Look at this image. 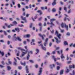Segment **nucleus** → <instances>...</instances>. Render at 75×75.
<instances>
[{
    "label": "nucleus",
    "instance_id": "5701e85b",
    "mask_svg": "<svg viewBox=\"0 0 75 75\" xmlns=\"http://www.w3.org/2000/svg\"><path fill=\"white\" fill-rule=\"evenodd\" d=\"M21 65H24V66H25V65H26V64L25 62H24V63H23L22 62H21Z\"/></svg>",
    "mask_w": 75,
    "mask_h": 75
},
{
    "label": "nucleus",
    "instance_id": "de8ad7c7",
    "mask_svg": "<svg viewBox=\"0 0 75 75\" xmlns=\"http://www.w3.org/2000/svg\"><path fill=\"white\" fill-rule=\"evenodd\" d=\"M7 32H8V33H11V30H8L6 31Z\"/></svg>",
    "mask_w": 75,
    "mask_h": 75
},
{
    "label": "nucleus",
    "instance_id": "aec40b11",
    "mask_svg": "<svg viewBox=\"0 0 75 75\" xmlns=\"http://www.w3.org/2000/svg\"><path fill=\"white\" fill-rule=\"evenodd\" d=\"M0 54H1L2 56H4V52H1V51H0Z\"/></svg>",
    "mask_w": 75,
    "mask_h": 75
},
{
    "label": "nucleus",
    "instance_id": "58836bf2",
    "mask_svg": "<svg viewBox=\"0 0 75 75\" xmlns=\"http://www.w3.org/2000/svg\"><path fill=\"white\" fill-rule=\"evenodd\" d=\"M38 25L39 26H40V27H42V24H41V23H39Z\"/></svg>",
    "mask_w": 75,
    "mask_h": 75
},
{
    "label": "nucleus",
    "instance_id": "423d86ee",
    "mask_svg": "<svg viewBox=\"0 0 75 75\" xmlns=\"http://www.w3.org/2000/svg\"><path fill=\"white\" fill-rule=\"evenodd\" d=\"M42 68H40V70L39 71V73L38 74V75H40L41 74V73H42Z\"/></svg>",
    "mask_w": 75,
    "mask_h": 75
},
{
    "label": "nucleus",
    "instance_id": "774afa93",
    "mask_svg": "<svg viewBox=\"0 0 75 75\" xmlns=\"http://www.w3.org/2000/svg\"><path fill=\"white\" fill-rule=\"evenodd\" d=\"M52 53L53 54H55V51L52 52Z\"/></svg>",
    "mask_w": 75,
    "mask_h": 75
},
{
    "label": "nucleus",
    "instance_id": "b1692460",
    "mask_svg": "<svg viewBox=\"0 0 75 75\" xmlns=\"http://www.w3.org/2000/svg\"><path fill=\"white\" fill-rule=\"evenodd\" d=\"M7 69L8 71H9V70L11 69V67L10 66H8L7 67Z\"/></svg>",
    "mask_w": 75,
    "mask_h": 75
},
{
    "label": "nucleus",
    "instance_id": "c756f323",
    "mask_svg": "<svg viewBox=\"0 0 75 75\" xmlns=\"http://www.w3.org/2000/svg\"><path fill=\"white\" fill-rule=\"evenodd\" d=\"M64 10L66 12H67V8L66 7H64Z\"/></svg>",
    "mask_w": 75,
    "mask_h": 75
},
{
    "label": "nucleus",
    "instance_id": "0eeeda50",
    "mask_svg": "<svg viewBox=\"0 0 75 75\" xmlns=\"http://www.w3.org/2000/svg\"><path fill=\"white\" fill-rule=\"evenodd\" d=\"M54 38H55V40H56V42H57V44H58V43L61 42V40H59L58 39V38H57L55 37Z\"/></svg>",
    "mask_w": 75,
    "mask_h": 75
},
{
    "label": "nucleus",
    "instance_id": "ea45409f",
    "mask_svg": "<svg viewBox=\"0 0 75 75\" xmlns=\"http://www.w3.org/2000/svg\"><path fill=\"white\" fill-rule=\"evenodd\" d=\"M58 34V31H57V30H56V32H55V35H57Z\"/></svg>",
    "mask_w": 75,
    "mask_h": 75
},
{
    "label": "nucleus",
    "instance_id": "6e6d98bb",
    "mask_svg": "<svg viewBox=\"0 0 75 75\" xmlns=\"http://www.w3.org/2000/svg\"><path fill=\"white\" fill-rule=\"evenodd\" d=\"M31 45H35V43H34V42H31Z\"/></svg>",
    "mask_w": 75,
    "mask_h": 75
},
{
    "label": "nucleus",
    "instance_id": "f8f14e48",
    "mask_svg": "<svg viewBox=\"0 0 75 75\" xmlns=\"http://www.w3.org/2000/svg\"><path fill=\"white\" fill-rule=\"evenodd\" d=\"M42 49L43 50H44L45 51H46V48H45V47H44L43 46V45H42V44H40Z\"/></svg>",
    "mask_w": 75,
    "mask_h": 75
},
{
    "label": "nucleus",
    "instance_id": "a19ab883",
    "mask_svg": "<svg viewBox=\"0 0 75 75\" xmlns=\"http://www.w3.org/2000/svg\"><path fill=\"white\" fill-rule=\"evenodd\" d=\"M69 72V70L68 69H67V70L66 71V73H68V72Z\"/></svg>",
    "mask_w": 75,
    "mask_h": 75
},
{
    "label": "nucleus",
    "instance_id": "9b49d317",
    "mask_svg": "<svg viewBox=\"0 0 75 75\" xmlns=\"http://www.w3.org/2000/svg\"><path fill=\"white\" fill-rule=\"evenodd\" d=\"M61 57L62 59V61H64V59H65V57L64 56V55L62 54L61 56Z\"/></svg>",
    "mask_w": 75,
    "mask_h": 75
},
{
    "label": "nucleus",
    "instance_id": "f257e3e1",
    "mask_svg": "<svg viewBox=\"0 0 75 75\" xmlns=\"http://www.w3.org/2000/svg\"><path fill=\"white\" fill-rule=\"evenodd\" d=\"M21 50L23 53L22 54V55L20 56V57H21V58H23V57L28 52V49L25 50V49H22Z\"/></svg>",
    "mask_w": 75,
    "mask_h": 75
},
{
    "label": "nucleus",
    "instance_id": "9d476101",
    "mask_svg": "<svg viewBox=\"0 0 75 75\" xmlns=\"http://www.w3.org/2000/svg\"><path fill=\"white\" fill-rule=\"evenodd\" d=\"M30 37V35L29 34L23 35V37L24 38H28Z\"/></svg>",
    "mask_w": 75,
    "mask_h": 75
},
{
    "label": "nucleus",
    "instance_id": "bf43d9fd",
    "mask_svg": "<svg viewBox=\"0 0 75 75\" xmlns=\"http://www.w3.org/2000/svg\"><path fill=\"white\" fill-rule=\"evenodd\" d=\"M7 12L8 13H10L12 12V11H9L8 10H7Z\"/></svg>",
    "mask_w": 75,
    "mask_h": 75
},
{
    "label": "nucleus",
    "instance_id": "393cba45",
    "mask_svg": "<svg viewBox=\"0 0 75 75\" xmlns=\"http://www.w3.org/2000/svg\"><path fill=\"white\" fill-rule=\"evenodd\" d=\"M72 74H71V73H70V75H75V71H74V70H73L72 71Z\"/></svg>",
    "mask_w": 75,
    "mask_h": 75
},
{
    "label": "nucleus",
    "instance_id": "f03ea898",
    "mask_svg": "<svg viewBox=\"0 0 75 75\" xmlns=\"http://www.w3.org/2000/svg\"><path fill=\"white\" fill-rule=\"evenodd\" d=\"M61 25L62 28H64V27H65L66 28L67 30V31L68 30V26L66 25V24H64L63 23H62L61 24Z\"/></svg>",
    "mask_w": 75,
    "mask_h": 75
},
{
    "label": "nucleus",
    "instance_id": "338daca9",
    "mask_svg": "<svg viewBox=\"0 0 75 75\" xmlns=\"http://www.w3.org/2000/svg\"><path fill=\"white\" fill-rule=\"evenodd\" d=\"M32 26H33V23H31L30 25V28H32Z\"/></svg>",
    "mask_w": 75,
    "mask_h": 75
},
{
    "label": "nucleus",
    "instance_id": "4d7b16f0",
    "mask_svg": "<svg viewBox=\"0 0 75 75\" xmlns=\"http://www.w3.org/2000/svg\"><path fill=\"white\" fill-rule=\"evenodd\" d=\"M60 68V67L59 66H57V70H59V69Z\"/></svg>",
    "mask_w": 75,
    "mask_h": 75
},
{
    "label": "nucleus",
    "instance_id": "39448f33",
    "mask_svg": "<svg viewBox=\"0 0 75 75\" xmlns=\"http://www.w3.org/2000/svg\"><path fill=\"white\" fill-rule=\"evenodd\" d=\"M5 25L7 27V28H11V26H14V25L12 24H11V25H7V24L5 23Z\"/></svg>",
    "mask_w": 75,
    "mask_h": 75
},
{
    "label": "nucleus",
    "instance_id": "864d4df0",
    "mask_svg": "<svg viewBox=\"0 0 75 75\" xmlns=\"http://www.w3.org/2000/svg\"><path fill=\"white\" fill-rule=\"evenodd\" d=\"M23 44H25V45H26V44H27V42H26V41H24Z\"/></svg>",
    "mask_w": 75,
    "mask_h": 75
},
{
    "label": "nucleus",
    "instance_id": "13d9d810",
    "mask_svg": "<svg viewBox=\"0 0 75 75\" xmlns=\"http://www.w3.org/2000/svg\"><path fill=\"white\" fill-rule=\"evenodd\" d=\"M1 63L2 64V65H4L5 64L4 62V61H2L1 62Z\"/></svg>",
    "mask_w": 75,
    "mask_h": 75
},
{
    "label": "nucleus",
    "instance_id": "c03bdc74",
    "mask_svg": "<svg viewBox=\"0 0 75 75\" xmlns=\"http://www.w3.org/2000/svg\"><path fill=\"white\" fill-rule=\"evenodd\" d=\"M0 67H1V68H4V67H5V66H3L1 65H0Z\"/></svg>",
    "mask_w": 75,
    "mask_h": 75
},
{
    "label": "nucleus",
    "instance_id": "a18cd8bd",
    "mask_svg": "<svg viewBox=\"0 0 75 75\" xmlns=\"http://www.w3.org/2000/svg\"><path fill=\"white\" fill-rule=\"evenodd\" d=\"M60 30L61 32V33H64V30L61 29L60 28Z\"/></svg>",
    "mask_w": 75,
    "mask_h": 75
},
{
    "label": "nucleus",
    "instance_id": "603ef678",
    "mask_svg": "<svg viewBox=\"0 0 75 75\" xmlns=\"http://www.w3.org/2000/svg\"><path fill=\"white\" fill-rule=\"evenodd\" d=\"M60 48V47H58L56 48V50H59Z\"/></svg>",
    "mask_w": 75,
    "mask_h": 75
},
{
    "label": "nucleus",
    "instance_id": "49530a36",
    "mask_svg": "<svg viewBox=\"0 0 75 75\" xmlns=\"http://www.w3.org/2000/svg\"><path fill=\"white\" fill-rule=\"evenodd\" d=\"M57 65H61V64L58 62H57Z\"/></svg>",
    "mask_w": 75,
    "mask_h": 75
},
{
    "label": "nucleus",
    "instance_id": "473e14b6",
    "mask_svg": "<svg viewBox=\"0 0 75 75\" xmlns=\"http://www.w3.org/2000/svg\"><path fill=\"white\" fill-rule=\"evenodd\" d=\"M50 24L51 25V27H52V25H54V23H52V22H51Z\"/></svg>",
    "mask_w": 75,
    "mask_h": 75
},
{
    "label": "nucleus",
    "instance_id": "1a4fd4ad",
    "mask_svg": "<svg viewBox=\"0 0 75 75\" xmlns=\"http://www.w3.org/2000/svg\"><path fill=\"white\" fill-rule=\"evenodd\" d=\"M39 36L41 37H42V40H44V37H45V35H41V34H39Z\"/></svg>",
    "mask_w": 75,
    "mask_h": 75
},
{
    "label": "nucleus",
    "instance_id": "c9c22d12",
    "mask_svg": "<svg viewBox=\"0 0 75 75\" xmlns=\"http://www.w3.org/2000/svg\"><path fill=\"white\" fill-rule=\"evenodd\" d=\"M18 26L20 27H24V25H19Z\"/></svg>",
    "mask_w": 75,
    "mask_h": 75
},
{
    "label": "nucleus",
    "instance_id": "2f4dec72",
    "mask_svg": "<svg viewBox=\"0 0 75 75\" xmlns=\"http://www.w3.org/2000/svg\"><path fill=\"white\" fill-rule=\"evenodd\" d=\"M29 61L30 62H31V63H32L33 64V63H34V62L32 60H30Z\"/></svg>",
    "mask_w": 75,
    "mask_h": 75
},
{
    "label": "nucleus",
    "instance_id": "0e129e2a",
    "mask_svg": "<svg viewBox=\"0 0 75 75\" xmlns=\"http://www.w3.org/2000/svg\"><path fill=\"white\" fill-rule=\"evenodd\" d=\"M44 26H47V24H46V23L45 22L44 23V25H43Z\"/></svg>",
    "mask_w": 75,
    "mask_h": 75
},
{
    "label": "nucleus",
    "instance_id": "c85d7f7f",
    "mask_svg": "<svg viewBox=\"0 0 75 75\" xmlns=\"http://www.w3.org/2000/svg\"><path fill=\"white\" fill-rule=\"evenodd\" d=\"M64 44L65 45H68V42L67 41H64Z\"/></svg>",
    "mask_w": 75,
    "mask_h": 75
},
{
    "label": "nucleus",
    "instance_id": "ddd939ff",
    "mask_svg": "<svg viewBox=\"0 0 75 75\" xmlns=\"http://www.w3.org/2000/svg\"><path fill=\"white\" fill-rule=\"evenodd\" d=\"M14 60L15 62H14V64L15 65H17V61L16 59L15 58H14Z\"/></svg>",
    "mask_w": 75,
    "mask_h": 75
},
{
    "label": "nucleus",
    "instance_id": "7ed1b4c3",
    "mask_svg": "<svg viewBox=\"0 0 75 75\" xmlns=\"http://www.w3.org/2000/svg\"><path fill=\"white\" fill-rule=\"evenodd\" d=\"M13 41H17V40H18V41H21V39H20L19 37H16L15 36H13Z\"/></svg>",
    "mask_w": 75,
    "mask_h": 75
},
{
    "label": "nucleus",
    "instance_id": "3c124183",
    "mask_svg": "<svg viewBox=\"0 0 75 75\" xmlns=\"http://www.w3.org/2000/svg\"><path fill=\"white\" fill-rule=\"evenodd\" d=\"M36 51L37 52V53H38V52H39V50L38 49H36Z\"/></svg>",
    "mask_w": 75,
    "mask_h": 75
},
{
    "label": "nucleus",
    "instance_id": "20e7f679",
    "mask_svg": "<svg viewBox=\"0 0 75 75\" xmlns=\"http://www.w3.org/2000/svg\"><path fill=\"white\" fill-rule=\"evenodd\" d=\"M30 53L31 54H33V51H30V52H28V56L27 57V58L28 60V59H29V58L30 57Z\"/></svg>",
    "mask_w": 75,
    "mask_h": 75
},
{
    "label": "nucleus",
    "instance_id": "37998d69",
    "mask_svg": "<svg viewBox=\"0 0 75 75\" xmlns=\"http://www.w3.org/2000/svg\"><path fill=\"white\" fill-rule=\"evenodd\" d=\"M48 38H47L45 40V42H48Z\"/></svg>",
    "mask_w": 75,
    "mask_h": 75
},
{
    "label": "nucleus",
    "instance_id": "8fccbe9b",
    "mask_svg": "<svg viewBox=\"0 0 75 75\" xmlns=\"http://www.w3.org/2000/svg\"><path fill=\"white\" fill-rule=\"evenodd\" d=\"M0 42H4V41L3 40H1Z\"/></svg>",
    "mask_w": 75,
    "mask_h": 75
},
{
    "label": "nucleus",
    "instance_id": "69168bd1",
    "mask_svg": "<svg viewBox=\"0 0 75 75\" xmlns=\"http://www.w3.org/2000/svg\"><path fill=\"white\" fill-rule=\"evenodd\" d=\"M57 53L58 54H61V53L60 52H59V51H58L57 52Z\"/></svg>",
    "mask_w": 75,
    "mask_h": 75
},
{
    "label": "nucleus",
    "instance_id": "e433bc0d",
    "mask_svg": "<svg viewBox=\"0 0 75 75\" xmlns=\"http://www.w3.org/2000/svg\"><path fill=\"white\" fill-rule=\"evenodd\" d=\"M4 35H7V33L6 31H4Z\"/></svg>",
    "mask_w": 75,
    "mask_h": 75
},
{
    "label": "nucleus",
    "instance_id": "4468645a",
    "mask_svg": "<svg viewBox=\"0 0 75 75\" xmlns=\"http://www.w3.org/2000/svg\"><path fill=\"white\" fill-rule=\"evenodd\" d=\"M28 66H26L25 67V69L27 73H28V72H29V71H28Z\"/></svg>",
    "mask_w": 75,
    "mask_h": 75
},
{
    "label": "nucleus",
    "instance_id": "680f3d73",
    "mask_svg": "<svg viewBox=\"0 0 75 75\" xmlns=\"http://www.w3.org/2000/svg\"><path fill=\"white\" fill-rule=\"evenodd\" d=\"M18 68L19 69H22V68L21 67V66L18 67Z\"/></svg>",
    "mask_w": 75,
    "mask_h": 75
},
{
    "label": "nucleus",
    "instance_id": "09e8293b",
    "mask_svg": "<svg viewBox=\"0 0 75 75\" xmlns=\"http://www.w3.org/2000/svg\"><path fill=\"white\" fill-rule=\"evenodd\" d=\"M18 8H20V7H21V5H20V4H18Z\"/></svg>",
    "mask_w": 75,
    "mask_h": 75
},
{
    "label": "nucleus",
    "instance_id": "dca6fc26",
    "mask_svg": "<svg viewBox=\"0 0 75 75\" xmlns=\"http://www.w3.org/2000/svg\"><path fill=\"white\" fill-rule=\"evenodd\" d=\"M15 30L16 31H17L18 33H19V32H20V29H19L18 28H15Z\"/></svg>",
    "mask_w": 75,
    "mask_h": 75
},
{
    "label": "nucleus",
    "instance_id": "5fc2aeb1",
    "mask_svg": "<svg viewBox=\"0 0 75 75\" xmlns=\"http://www.w3.org/2000/svg\"><path fill=\"white\" fill-rule=\"evenodd\" d=\"M24 48H25V49H26V50H28V49H27V46H25L24 47Z\"/></svg>",
    "mask_w": 75,
    "mask_h": 75
},
{
    "label": "nucleus",
    "instance_id": "a211bd4d",
    "mask_svg": "<svg viewBox=\"0 0 75 75\" xmlns=\"http://www.w3.org/2000/svg\"><path fill=\"white\" fill-rule=\"evenodd\" d=\"M57 35V37H58L59 39H61V34H59Z\"/></svg>",
    "mask_w": 75,
    "mask_h": 75
},
{
    "label": "nucleus",
    "instance_id": "052dcab7",
    "mask_svg": "<svg viewBox=\"0 0 75 75\" xmlns=\"http://www.w3.org/2000/svg\"><path fill=\"white\" fill-rule=\"evenodd\" d=\"M54 30H52V31H51V33H52V34H54Z\"/></svg>",
    "mask_w": 75,
    "mask_h": 75
},
{
    "label": "nucleus",
    "instance_id": "7c9ffc66",
    "mask_svg": "<svg viewBox=\"0 0 75 75\" xmlns=\"http://www.w3.org/2000/svg\"><path fill=\"white\" fill-rule=\"evenodd\" d=\"M52 11L53 12H55V11H56V9L53 8L52 10Z\"/></svg>",
    "mask_w": 75,
    "mask_h": 75
},
{
    "label": "nucleus",
    "instance_id": "2eb2a0df",
    "mask_svg": "<svg viewBox=\"0 0 75 75\" xmlns=\"http://www.w3.org/2000/svg\"><path fill=\"white\" fill-rule=\"evenodd\" d=\"M56 1H57L56 0H54L52 4V6H54V5H56Z\"/></svg>",
    "mask_w": 75,
    "mask_h": 75
},
{
    "label": "nucleus",
    "instance_id": "6e6552de",
    "mask_svg": "<svg viewBox=\"0 0 75 75\" xmlns=\"http://www.w3.org/2000/svg\"><path fill=\"white\" fill-rule=\"evenodd\" d=\"M21 18L22 20H23V21H25V23H27V20H26V18L25 17L23 18V16H21Z\"/></svg>",
    "mask_w": 75,
    "mask_h": 75
},
{
    "label": "nucleus",
    "instance_id": "6ab92c4d",
    "mask_svg": "<svg viewBox=\"0 0 75 75\" xmlns=\"http://www.w3.org/2000/svg\"><path fill=\"white\" fill-rule=\"evenodd\" d=\"M70 68H75V65H70L69 66Z\"/></svg>",
    "mask_w": 75,
    "mask_h": 75
},
{
    "label": "nucleus",
    "instance_id": "e2e57ef3",
    "mask_svg": "<svg viewBox=\"0 0 75 75\" xmlns=\"http://www.w3.org/2000/svg\"><path fill=\"white\" fill-rule=\"evenodd\" d=\"M32 5L31 4L29 5V8H31L32 7Z\"/></svg>",
    "mask_w": 75,
    "mask_h": 75
},
{
    "label": "nucleus",
    "instance_id": "4be33fe9",
    "mask_svg": "<svg viewBox=\"0 0 75 75\" xmlns=\"http://www.w3.org/2000/svg\"><path fill=\"white\" fill-rule=\"evenodd\" d=\"M64 70H62L60 71V75H62V74H64Z\"/></svg>",
    "mask_w": 75,
    "mask_h": 75
},
{
    "label": "nucleus",
    "instance_id": "bb28decb",
    "mask_svg": "<svg viewBox=\"0 0 75 75\" xmlns=\"http://www.w3.org/2000/svg\"><path fill=\"white\" fill-rule=\"evenodd\" d=\"M52 57L54 59L55 62L56 61H57V59L55 58V56H52Z\"/></svg>",
    "mask_w": 75,
    "mask_h": 75
},
{
    "label": "nucleus",
    "instance_id": "f704fd0d",
    "mask_svg": "<svg viewBox=\"0 0 75 75\" xmlns=\"http://www.w3.org/2000/svg\"><path fill=\"white\" fill-rule=\"evenodd\" d=\"M66 35L68 36H69V35H70V33L69 32L67 33L66 34Z\"/></svg>",
    "mask_w": 75,
    "mask_h": 75
},
{
    "label": "nucleus",
    "instance_id": "4c0bfd02",
    "mask_svg": "<svg viewBox=\"0 0 75 75\" xmlns=\"http://www.w3.org/2000/svg\"><path fill=\"white\" fill-rule=\"evenodd\" d=\"M69 3H71V4H73V3H74V1H69Z\"/></svg>",
    "mask_w": 75,
    "mask_h": 75
},
{
    "label": "nucleus",
    "instance_id": "cd10ccee",
    "mask_svg": "<svg viewBox=\"0 0 75 75\" xmlns=\"http://www.w3.org/2000/svg\"><path fill=\"white\" fill-rule=\"evenodd\" d=\"M55 19H52L50 20V22H52L53 21H55Z\"/></svg>",
    "mask_w": 75,
    "mask_h": 75
},
{
    "label": "nucleus",
    "instance_id": "412c9836",
    "mask_svg": "<svg viewBox=\"0 0 75 75\" xmlns=\"http://www.w3.org/2000/svg\"><path fill=\"white\" fill-rule=\"evenodd\" d=\"M67 20L68 21H70V20L69 19V18H67V17H66L64 18V21H67Z\"/></svg>",
    "mask_w": 75,
    "mask_h": 75
},
{
    "label": "nucleus",
    "instance_id": "72a5a7b5",
    "mask_svg": "<svg viewBox=\"0 0 75 75\" xmlns=\"http://www.w3.org/2000/svg\"><path fill=\"white\" fill-rule=\"evenodd\" d=\"M47 42H45L44 43V46H45V47H46V45H47Z\"/></svg>",
    "mask_w": 75,
    "mask_h": 75
},
{
    "label": "nucleus",
    "instance_id": "f3484780",
    "mask_svg": "<svg viewBox=\"0 0 75 75\" xmlns=\"http://www.w3.org/2000/svg\"><path fill=\"white\" fill-rule=\"evenodd\" d=\"M50 67L52 69V68H54V67H55V64H53L52 65H50Z\"/></svg>",
    "mask_w": 75,
    "mask_h": 75
},
{
    "label": "nucleus",
    "instance_id": "79ce46f5",
    "mask_svg": "<svg viewBox=\"0 0 75 75\" xmlns=\"http://www.w3.org/2000/svg\"><path fill=\"white\" fill-rule=\"evenodd\" d=\"M42 17H41L40 18H39L38 20L39 21H41V20H42Z\"/></svg>",
    "mask_w": 75,
    "mask_h": 75
},
{
    "label": "nucleus",
    "instance_id": "a878e982",
    "mask_svg": "<svg viewBox=\"0 0 75 75\" xmlns=\"http://www.w3.org/2000/svg\"><path fill=\"white\" fill-rule=\"evenodd\" d=\"M13 25H16V24H17V23L16 22V21H13Z\"/></svg>",
    "mask_w": 75,
    "mask_h": 75
}]
</instances>
